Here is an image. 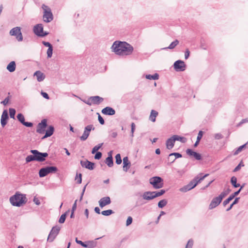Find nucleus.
Returning <instances> with one entry per match:
<instances>
[{"label":"nucleus","instance_id":"obj_44","mask_svg":"<svg viewBox=\"0 0 248 248\" xmlns=\"http://www.w3.org/2000/svg\"><path fill=\"white\" fill-rule=\"evenodd\" d=\"M113 213V211L111 209L103 211L101 212L102 215L106 216H108Z\"/></svg>","mask_w":248,"mask_h":248},{"label":"nucleus","instance_id":"obj_63","mask_svg":"<svg viewBox=\"0 0 248 248\" xmlns=\"http://www.w3.org/2000/svg\"><path fill=\"white\" fill-rule=\"evenodd\" d=\"M33 202L37 205H39L40 204V202L39 200L36 198V197H34L33 198Z\"/></svg>","mask_w":248,"mask_h":248},{"label":"nucleus","instance_id":"obj_2","mask_svg":"<svg viewBox=\"0 0 248 248\" xmlns=\"http://www.w3.org/2000/svg\"><path fill=\"white\" fill-rule=\"evenodd\" d=\"M111 49L116 55L123 56L131 55L134 50L133 47L130 44L120 41H115Z\"/></svg>","mask_w":248,"mask_h":248},{"label":"nucleus","instance_id":"obj_9","mask_svg":"<svg viewBox=\"0 0 248 248\" xmlns=\"http://www.w3.org/2000/svg\"><path fill=\"white\" fill-rule=\"evenodd\" d=\"M202 173H200L199 175L196 176L192 180H191L188 184L191 189L194 188L201 181L203 180L205 177L209 175L208 174H206L202 176L199 177V175H202Z\"/></svg>","mask_w":248,"mask_h":248},{"label":"nucleus","instance_id":"obj_7","mask_svg":"<svg viewBox=\"0 0 248 248\" xmlns=\"http://www.w3.org/2000/svg\"><path fill=\"white\" fill-rule=\"evenodd\" d=\"M58 170V169L55 166H47L42 168L39 171V175L40 177H44L48 174L55 173Z\"/></svg>","mask_w":248,"mask_h":248},{"label":"nucleus","instance_id":"obj_36","mask_svg":"<svg viewBox=\"0 0 248 248\" xmlns=\"http://www.w3.org/2000/svg\"><path fill=\"white\" fill-rule=\"evenodd\" d=\"M146 78L148 79L157 80L159 78V75L157 73H155L153 75H146Z\"/></svg>","mask_w":248,"mask_h":248},{"label":"nucleus","instance_id":"obj_47","mask_svg":"<svg viewBox=\"0 0 248 248\" xmlns=\"http://www.w3.org/2000/svg\"><path fill=\"white\" fill-rule=\"evenodd\" d=\"M16 111L14 108H9V114L11 118L15 119V116L16 114Z\"/></svg>","mask_w":248,"mask_h":248},{"label":"nucleus","instance_id":"obj_13","mask_svg":"<svg viewBox=\"0 0 248 248\" xmlns=\"http://www.w3.org/2000/svg\"><path fill=\"white\" fill-rule=\"evenodd\" d=\"M47 126V120L46 119H43L39 123L36 129V132L39 134H43L45 131V129Z\"/></svg>","mask_w":248,"mask_h":248},{"label":"nucleus","instance_id":"obj_3","mask_svg":"<svg viewBox=\"0 0 248 248\" xmlns=\"http://www.w3.org/2000/svg\"><path fill=\"white\" fill-rule=\"evenodd\" d=\"M30 152L32 155H29L26 157V163H29L32 161L43 162L48 155L47 153H41L36 150H31Z\"/></svg>","mask_w":248,"mask_h":248},{"label":"nucleus","instance_id":"obj_28","mask_svg":"<svg viewBox=\"0 0 248 248\" xmlns=\"http://www.w3.org/2000/svg\"><path fill=\"white\" fill-rule=\"evenodd\" d=\"M90 100H91L93 104L99 105L103 100V98L99 96H94L90 97Z\"/></svg>","mask_w":248,"mask_h":248},{"label":"nucleus","instance_id":"obj_10","mask_svg":"<svg viewBox=\"0 0 248 248\" xmlns=\"http://www.w3.org/2000/svg\"><path fill=\"white\" fill-rule=\"evenodd\" d=\"M61 228L58 226L53 227L47 237V241L52 242L55 239L57 235L59 234Z\"/></svg>","mask_w":248,"mask_h":248},{"label":"nucleus","instance_id":"obj_35","mask_svg":"<svg viewBox=\"0 0 248 248\" xmlns=\"http://www.w3.org/2000/svg\"><path fill=\"white\" fill-rule=\"evenodd\" d=\"M173 138L175 140L180 141L182 143H185L186 141V139L185 137H180L178 135H173Z\"/></svg>","mask_w":248,"mask_h":248},{"label":"nucleus","instance_id":"obj_52","mask_svg":"<svg viewBox=\"0 0 248 248\" xmlns=\"http://www.w3.org/2000/svg\"><path fill=\"white\" fill-rule=\"evenodd\" d=\"M97 114H98V120L100 124L102 125L104 124H105L104 119L102 118V117L100 115L99 113H97Z\"/></svg>","mask_w":248,"mask_h":248},{"label":"nucleus","instance_id":"obj_50","mask_svg":"<svg viewBox=\"0 0 248 248\" xmlns=\"http://www.w3.org/2000/svg\"><path fill=\"white\" fill-rule=\"evenodd\" d=\"M193 245V241L192 239H189L186 246V248H192Z\"/></svg>","mask_w":248,"mask_h":248},{"label":"nucleus","instance_id":"obj_17","mask_svg":"<svg viewBox=\"0 0 248 248\" xmlns=\"http://www.w3.org/2000/svg\"><path fill=\"white\" fill-rule=\"evenodd\" d=\"M187 155L190 156L194 157L196 160H200L202 159V156L200 154L193 151L192 149H188L186 150Z\"/></svg>","mask_w":248,"mask_h":248},{"label":"nucleus","instance_id":"obj_62","mask_svg":"<svg viewBox=\"0 0 248 248\" xmlns=\"http://www.w3.org/2000/svg\"><path fill=\"white\" fill-rule=\"evenodd\" d=\"M41 95L43 96V97H44L46 99H49V95L48 94L46 93V92H41Z\"/></svg>","mask_w":248,"mask_h":248},{"label":"nucleus","instance_id":"obj_40","mask_svg":"<svg viewBox=\"0 0 248 248\" xmlns=\"http://www.w3.org/2000/svg\"><path fill=\"white\" fill-rule=\"evenodd\" d=\"M167 204V201L166 199H163L160 201L158 203V207L160 208H162L165 206Z\"/></svg>","mask_w":248,"mask_h":248},{"label":"nucleus","instance_id":"obj_19","mask_svg":"<svg viewBox=\"0 0 248 248\" xmlns=\"http://www.w3.org/2000/svg\"><path fill=\"white\" fill-rule=\"evenodd\" d=\"M154 197V192L149 191L144 192L142 195L143 199L147 201H150L155 199Z\"/></svg>","mask_w":248,"mask_h":248},{"label":"nucleus","instance_id":"obj_22","mask_svg":"<svg viewBox=\"0 0 248 248\" xmlns=\"http://www.w3.org/2000/svg\"><path fill=\"white\" fill-rule=\"evenodd\" d=\"M54 132V127L52 125H49L47 128V129L46 130L45 135L42 138V139H45L46 138H47L48 137H50L52 136Z\"/></svg>","mask_w":248,"mask_h":248},{"label":"nucleus","instance_id":"obj_11","mask_svg":"<svg viewBox=\"0 0 248 248\" xmlns=\"http://www.w3.org/2000/svg\"><path fill=\"white\" fill-rule=\"evenodd\" d=\"M174 69L177 71H184L186 68V65L184 61L182 60H177L173 64Z\"/></svg>","mask_w":248,"mask_h":248},{"label":"nucleus","instance_id":"obj_12","mask_svg":"<svg viewBox=\"0 0 248 248\" xmlns=\"http://www.w3.org/2000/svg\"><path fill=\"white\" fill-rule=\"evenodd\" d=\"M94 130V127L93 125L89 124L85 127L83 135L80 137V139L82 141L86 140L90 135L91 130Z\"/></svg>","mask_w":248,"mask_h":248},{"label":"nucleus","instance_id":"obj_43","mask_svg":"<svg viewBox=\"0 0 248 248\" xmlns=\"http://www.w3.org/2000/svg\"><path fill=\"white\" fill-rule=\"evenodd\" d=\"M191 187H190L189 186H188L187 184V185L185 186H184L180 188L179 190L182 192H186L191 190Z\"/></svg>","mask_w":248,"mask_h":248},{"label":"nucleus","instance_id":"obj_26","mask_svg":"<svg viewBox=\"0 0 248 248\" xmlns=\"http://www.w3.org/2000/svg\"><path fill=\"white\" fill-rule=\"evenodd\" d=\"M130 162L129 161L127 156H125L123 158V170L125 171H127L130 168Z\"/></svg>","mask_w":248,"mask_h":248},{"label":"nucleus","instance_id":"obj_38","mask_svg":"<svg viewBox=\"0 0 248 248\" xmlns=\"http://www.w3.org/2000/svg\"><path fill=\"white\" fill-rule=\"evenodd\" d=\"M69 212V210L66 211L65 213L62 214L61 216L60 217V218L59 220V222L60 223H63L65 220L66 217L67 216V213Z\"/></svg>","mask_w":248,"mask_h":248},{"label":"nucleus","instance_id":"obj_49","mask_svg":"<svg viewBox=\"0 0 248 248\" xmlns=\"http://www.w3.org/2000/svg\"><path fill=\"white\" fill-rule=\"evenodd\" d=\"M131 136L132 137H134V131H135V128H136V125H135V124H134V123H131Z\"/></svg>","mask_w":248,"mask_h":248},{"label":"nucleus","instance_id":"obj_53","mask_svg":"<svg viewBox=\"0 0 248 248\" xmlns=\"http://www.w3.org/2000/svg\"><path fill=\"white\" fill-rule=\"evenodd\" d=\"M171 156H174V158L175 159L181 157L182 156V155L179 153H173L170 154Z\"/></svg>","mask_w":248,"mask_h":248},{"label":"nucleus","instance_id":"obj_24","mask_svg":"<svg viewBox=\"0 0 248 248\" xmlns=\"http://www.w3.org/2000/svg\"><path fill=\"white\" fill-rule=\"evenodd\" d=\"M112 152L110 151L108 153V156L106 159L105 163L109 167H111L113 165V157L112 156Z\"/></svg>","mask_w":248,"mask_h":248},{"label":"nucleus","instance_id":"obj_1","mask_svg":"<svg viewBox=\"0 0 248 248\" xmlns=\"http://www.w3.org/2000/svg\"><path fill=\"white\" fill-rule=\"evenodd\" d=\"M111 49L116 55L123 56L131 55L134 50L133 47L130 44L120 41H115Z\"/></svg>","mask_w":248,"mask_h":248},{"label":"nucleus","instance_id":"obj_31","mask_svg":"<svg viewBox=\"0 0 248 248\" xmlns=\"http://www.w3.org/2000/svg\"><path fill=\"white\" fill-rule=\"evenodd\" d=\"M158 112L155 110H152L150 115L149 117V119L153 122H155V119L157 116L158 115Z\"/></svg>","mask_w":248,"mask_h":248},{"label":"nucleus","instance_id":"obj_5","mask_svg":"<svg viewBox=\"0 0 248 248\" xmlns=\"http://www.w3.org/2000/svg\"><path fill=\"white\" fill-rule=\"evenodd\" d=\"M149 182L155 189L161 188L164 186L163 179L159 176H154L151 178Z\"/></svg>","mask_w":248,"mask_h":248},{"label":"nucleus","instance_id":"obj_46","mask_svg":"<svg viewBox=\"0 0 248 248\" xmlns=\"http://www.w3.org/2000/svg\"><path fill=\"white\" fill-rule=\"evenodd\" d=\"M116 163L118 165L121 164L122 159L120 154H118L115 156Z\"/></svg>","mask_w":248,"mask_h":248},{"label":"nucleus","instance_id":"obj_30","mask_svg":"<svg viewBox=\"0 0 248 248\" xmlns=\"http://www.w3.org/2000/svg\"><path fill=\"white\" fill-rule=\"evenodd\" d=\"M101 237H99L95 239V240L87 241V248H94L97 245L96 240L100 239Z\"/></svg>","mask_w":248,"mask_h":248},{"label":"nucleus","instance_id":"obj_39","mask_svg":"<svg viewBox=\"0 0 248 248\" xmlns=\"http://www.w3.org/2000/svg\"><path fill=\"white\" fill-rule=\"evenodd\" d=\"M231 191V189L230 188H227L226 189H224L223 192H222L219 195L222 198V199L226 196Z\"/></svg>","mask_w":248,"mask_h":248},{"label":"nucleus","instance_id":"obj_41","mask_svg":"<svg viewBox=\"0 0 248 248\" xmlns=\"http://www.w3.org/2000/svg\"><path fill=\"white\" fill-rule=\"evenodd\" d=\"M103 143H100L96 146H95L92 149V154H95L96 152H98V150H99L101 147H102V146L103 145Z\"/></svg>","mask_w":248,"mask_h":248},{"label":"nucleus","instance_id":"obj_14","mask_svg":"<svg viewBox=\"0 0 248 248\" xmlns=\"http://www.w3.org/2000/svg\"><path fill=\"white\" fill-rule=\"evenodd\" d=\"M222 200V198L220 196V195L214 198L209 204V208L210 209L215 208L220 203Z\"/></svg>","mask_w":248,"mask_h":248},{"label":"nucleus","instance_id":"obj_59","mask_svg":"<svg viewBox=\"0 0 248 248\" xmlns=\"http://www.w3.org/2000/svg\"><path fill=\"white\" fill-rule=\"evenodd\" d=\"M244 165L243 164H241V163H239L233 170V172H236L238 170H239L241 169V166H244Z\"/></svg>","mask_w":248,"mask_h":248},{"label":"nucleus","instance_id":"obj_34","mask_svg":"<svg viewBox=\"0 0 248 248\" xmlns=\"http://www.w3.org/2000/svg\"><path fill=\"white\" fill-rule=\"evenodd\" d=\"M231 183L232 186L235 188L238 187L240 186L239 184L237 183V178L235 176L232 177L231 179Z\"/></svg>","mask_w":248,"mask_h":248},{"label":"nucleus","instance_id":"obj_60","mask_svg":"<svg viewBox=\"0 0 248 248\" xmlns=\"http://www.w3.org/2000/svg\"><path fill=\"white\" fill-rule=\"evenodd\" d=\"M203 134V131L200 130L199 132V133H198V136H197V140H201V139L202 138V137Z\"/></svg>","mask_w":248,"mask_h":248},{"label":"nucleus","instance_id":"obj_20","mask_svg":"<svg viewBox=\"0 0 248 248\" xmlns=\"http://www.w3.org/2000/svg\"><path fill=\"white\" fill-rule=\"evenodd\" d=\"M8 114L7 110H4L1 117V124L2 127H4L7 123V120L8 119Z\"/></svg>","mask_w":248,"mask_h":248},{"label":"nucleus","instance_id":"obj_25","mask_svg":"<svg viewBox=\"0 0 248 248\" xmlns=\"http://www.w3.org/2000/svg\"><path fill=\"white\" fill-rule=\"evenodd\" d=\"M175 141V140L173 138V136L168 139L166 143L167 148L168 149H172L174 145Z\"/></svg>","mask_w":248,"mask_h":248},{"label":"nucleus","instance_id":"obj_6","mask_svg":"<svg viewBox=\"0 0 248 248\" xmlns=\"http://www.w3.org/2000/svg\"><path fill=\"white\" fill-rule=\"evenodd\" d=\"M42 8L44 10L43 20L46 23H49L53 20V15L51 9L47 6L43 4Z\"/></svg>","mask_w":248,"mask_h":248},{"label":"nucleus","instance_id":"obj_42","mask_svg":"<svg viewBox=\"0 0 248 248\" xmlns=\"http://www.w3.org/2000/svg\"><path fill=\"white\" fill-rule=\"evenodd\" d=\"M240 199V198L239 197H237L236 198L234 201L232 202V203L230 205V206L226 209V211H230L233 207V206L234 205V204H237L238 202H239V200Z\"/></svg>","mask_w":248,"mask_h":248},{"label":"nucleus","instance_id":"obj_27","mask_svg":"<svg viewBox=\"0 0 248 248\" xmlns=\"http://www.w3.org/2000/svg\"><path fill=\"white\" fill-rule=\"evenodd\" d=\"M34 76H36L37 80L39 82L42 81L45 78V75L40 71H37L34 73Z\"/></svg>","mask_w":248,"mask_h":248},{"label":"nucleus","instance_id":"obj_48","mask_svg":"<svg viewBox=\"0 0 248 248\" xmlns=\"http://www.w3.org/2000/svg\"><path fill=\"white\" fill-rule=\"evenodd\" d=\"M53 47H49L47 50V56L48 58H51L52 55Z\"/></svg>","mask_w":248,"mask_h":248},{"label":"nucleus","instance_id":"obj_29","mask_svg":"<svg viewBox=\"0 0 248 248\" xmlns=\"http://www.w3.org/2000/svg\"><path fill=\"white\" fill-rule=\"evenodd\" d=\"M16 68V64L15 62H11L7 66V69L10 72H13L15 71Z\"/></svg>","mask_w":248,"mask_h":248},{"label":"nucleus","instance_id":"obj_61","mask_svg":"<svg viewBox=\"0 0 248 248\" xmlns=\"http://www.w3.org/2000/svg\"><path fill=\"white\" fill-rule=\"evenodd\" d=\"M214 137L217 140H220L223 138V136L220 133H217L215 135Z\"/></svg>","mask_w":248,"mask_h":248},{"label":"nucleus","instance_id":"obj_56","mask_svg":"<svg viewBox=\"0 0 248 248\" xmlns=\"http://www.w3.org/2000/svg\"><path fill=\"white\" fill-rule=\"evenodd\" d=\"M77 179V183L80 184L82 182V174L81 173L79 174L78 177V175H77V177H76V180Z\"/></svg>","mask_w":248,"mask_h":248},{"label":"nucleus","instance_id":"obj_32","mask_svg":"<svg viewBox=\"0 0 248 248\" xmlns=\"http://www.w3.org/2000/svg\"><path fill=\"white\" fill-rule=\"evenodd\" d=\"M21 31V29L20 27H16L13 28L10 31V34L12 36H16L17 33Z\"/></svg>","mask_w":248,"mask_h":248},{"label":"nucleus","instance_id":"obj_45","mask_svg":"<svg viewBox=\"0 0 248 248\" xmlns=\"http://www.w3.org/2000/svg\"><path fill=\"white\" fill-rule=\"evenodd\" d=\"M246 144H247V143L244 144V145L239 146L237 149V150L234 152L233 155H236L238 154L240 152H241L242 149L246 146Z\"/></svg>","mask_w":248,"mask_h":248},{"label":"nucleus","instance_id":"obj_64","mask_svg":"<svg viewBox=\"0 0 248 248\" xmlns=\"http://www.w3.org/2000/svg\"><path fill=\"white\" fill-rule=\"evenodd\" d=\"M42 44L45 46H46V47H48V48L49 47H51L52 46L51 45V44L48 42H45V41H43L42 42Z\"/></svg>","mask_w":248,"mask_h":248},{"label":"nucleus","instance_id":"obj_55","mask_svg":"<svg viewBox=\"0 0 248 248\" xmlns=\"http://www.w3.org/2000/svg\"><path fill=\"white\" fill-rule=\"evenodd\" d=\"M15 36H16V38L18 41H22L23 40V36L21 31L17 33Z\"/></svg>","mask_w":248,"mask_h":248},{"label":"nucleus","instance_id":"obj_21","mask_svg":"<svg viewBox=\"0 0 248 248\" xmlns=\"http://www.w3.org/2000/svg\"><path fill=\"white\" fill-rule=\"evenodd\" d=\"M101 112L105 115H113L115 114V110L110 107H106L102 110Z\"/></svg>","mask_w":248,"mask_h":248},{"label":"nucleus","instance_id":"obj_15","mask_svg":"<svg viewBox=\"0 0 248 248\" xmlns=\"http://www.w3.org/2000/svg\"><path fill=\"white\" fill-rule=\"evenodd\" d=\"M17 120L24 125L26 127H31L32 126L33 124L31 122H26L25 121L24 116L22 113H19L17 115Z\"/></svg>","mask_w":248,"mask_h":248},{"label":"nucleus","instance_id":"obj_23","mask_svg":"<svg viewBox=\"0 0 248 248\" xmlns=\"http://www.w3.org/2000/svg\"><path fill=\"white\" fill-rule=\"evenodd\" d=\"M240 193V191L237 190L232 195H231L229 197L226 199L223 202V205L224 206H225L227 204H228L232 199L234 198L235 197L237 196Z\"/></svg>","mask_w":248,"mask_h":248},{"label":"nucleus","instance_id":"obj_57","mask_svg":"<svg viewBox=\"0 0 248 248\" xmlns=\"http://www.w3.org/2000/svg\"><path fill=\"white\" fill-rule=\"evenodd\" d=\"M132 217H128L126 220V225L127 226H129L132 223Z\"/></svg>","mask_w":248,"mask_h":248},{"label":"nucleus","instance_id":"obj_18","mask_svg":"<svg viewBox=\"0 0 248 248\" xmlns=\"http://www.w3.org/2000/svg\"><path fill=\"white\" fill-rule=\"evenodd\" d=\"M110 203V198L108 196L103 197L99 201V206L102 208Z\"/></svg>","mask_w":248,"mask_h":248},{"label":"nucleus","instance_id":"obj_8","mask_svg":"<svg viewBox=\"0 0 248 248\" xmlns=\"http://www.w3.org/2000/svg\"><path fill=\"white\" fill-rule=\"evenodd\" d=\"M34 33L39 37H44L48 34V32L44 31L43 26L42 24H38L33 28Z\"/></svg>","mask_w":248,"mask_h":248},{"label":"nucleus","instance_id":"obj_4","mask_svg":"<svg viewBox=\"0 0 248 248\" xmlns=\"http://www.w3.org/2000/svg\"><path fill=\"white\" fill-rule=\"evenodd\" d=\"M9 201L13 206L20 207L27 202V198L26 195L16 192L14 195L10 198Z\"/></svg>","mask_w":248,"mask_h":248},{"label":"nucleus","instance_id":"obj_51","mask_svg":"<svg viewBox=\"0 0 248 248\" xmlns=\"http://www.w3.org/2000/svg\"><path fill=\"white\" fill-rule=\"evenodd\" d=\"M193 245V241L192 239H189L186 246V248H192Z\"/></svg>","mask_w":248,"mask_h":248},{"label":"nucleus","instance_id":"obj_16","mask_svg":"<svg viewBox=\"0 0 248 248\" xmlns=\"http://www.w3.org/2000/svg\"><path fill=\"white\" fill-rule=\"evenodd\" d=\"M80 164L82 167H84L90 170H93L94 168V164L87 160L86 161H80Z\"/></svg>","mask_w":248,"mask_h":248},{"label":"nucleus","instance_id":"obj_54","mask_svg":"<svg viewBox=\"0 0 248 248\" xmlns=\"http://www.w3.org/2000/svg\"><path fill=\"white\" fill-rule=\"evenodd\" d=\"M95 153L96 154H95V155H94V158L95 159H97V160L100 159L101 158L102 156V153L100 152H96Z\"/></svg>","mask_w":248,"mask_h":248},{"label":"nucleus","instance_id":"obj_58","mask_svg":"<svg viewBox=\"0 0 248 248\" xmlns=\"http://www.w3.org/2000/svg\"><path fill=\"white\" fill-rule=\"evenodd\" d=\"M168 160L169 162V163L170 164H171V163H173L175 160V158H174V157H173V156H171L170 154L169 155Z\"/></svg>","mask_w":248,"mask_h":248},{"label":"nucleus","instance_id":"obj_37","mask_svg":"<svg viewBox=\"0 0 248 248\" xmlns=\"http://www.w3.org/2000/svg\"><path fill=\"white\" fill-rule=\"evenodd\" d=\"M154 192V198H155L156 197H158L159 196H161L162 195H163L165 192H166V190H164V189H161L159 191H153Z\"/></svg>","mask_w":248,"mask_h":248},{"label":"nucleus","instance_id":"obj_33","mask_svg":"<svg viewBox=\"0 0 248 248\" xmlns=\"http://www.w3.org/2000/svg\"><path fill=\"white\" fill-rule=\"evenodd\" d=\"M179 43V41L178 40L176 39L173 42H172L169 45V46L166 47H164V48H162V49H173L177 45H178Z\"/></svg>","mask_w":248,"mask_h":248}]
</instances>
